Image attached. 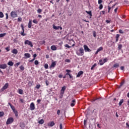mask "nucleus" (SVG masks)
I'll list each match as a JSON object with an SVG mask.
<instances>
[{"label": "nucleus", "mask_w": 129, "mask_h": 129, "mask_svg": "<svg viewBox=\"0 0 129 129\" xmlns=\"http://www.w3.org/2000/svg\"><path fill=\"white\" fill-rule=\"evenodd\" d=\"M14 122V118L9 117L7 120L6 124H11V123H13Z\"/></svg>", "instance_id": "obj_4"}, {"label": "nucleus", "mask_w": 129, "mask_h": 129, "mask_svg": "<svg viewBox=\"0 0 129 129\" xmlns=\"http://www.w3.org/2000/svg\"><path fill=\"white\" fill-rule=\"evenodd\" d=\"M56 66V61H53L51 63V64L49 68H54Z\"/></svg>", "instance_id": "obj_13"}, {"label": "nucleus", "mask_w": 129, "mask_h": 129, "mask_svg": "<svg viewBox=\"0 0 129 129\" xmlns=\"http://www.w3.org/2000/svg\"><path fill=\"white\" fill-rule=\"evenodd\" d=\"M20 70H21L22 71H24V70H25V68L23 66H21L19 67Z\"/></svg>", "instance_id": "obj_33"}, {"label": "nucleus", "mask_w": 129, "mask_h": 129, "mask_svg": "<svg viewBox=\"0 0 129 129\" xmlns=\"http://www.w3.org/2000/svg\"><path fill=\"white\" fill-rule=\"evenodd\" d=\"M21 27L22 30V32L21 33V36H26V34L25 33V29H24V25L23 24L21 25Z\"/></svg>", "instance_id": "obj_7"}, {"label": "nucleus", "mask_w": 129, "mask_h": 129, "mask_svg": "<svg viewBox=\"0 0 129 129\" xmlns=\"http://www.w3.org/2000/svg\"><path fill=\"white\" fill-rule=\"evenodd\" d=\"M8 65H9V66H14V63L12 61H9L8 62Z\"/></svg>", "instance_id": "obj_23"}, {"label": "nucleus", "mask_w": 129, "mask_h": 129, "mask_svg": "<svg viewBox=\"0 0 129 129\" xmlns=\"http://www.w3.org/2000/svg\"><path fill=\"white\" fill-rule=\"evenodd\" d=\"M36 57H37V54H34L33 55V57H34V59H36Z\"/></svg>", "instance_id": "obj_61"}, {"label": "nucleus", "mask_w": 129, "mask_h": 129, "mask_svg": "<svg viewBox=\"0 0 129 129\" xmlns=\"http://www.w3.org/2000/svg\"><path fill=\"white\" fill-rule=\"evenodd\" d=\"M118 8H115V10H114V12H115V13H117V10H118Z\"/></svg>", "instance_id": "obj_64"}, {"label": "nucleus", "mask_w": 129, "mask_h": 129, "mask_svg": "<svg viewBox=\"0 0 129 129\" xmlns=\"http://www.w3.org/2000/svg\"><path fill=\"white\" fill-rule=\"evenodd\" d=\"M10 15L12 18H17V17H18V14H17V12L15 11H12Z\"/></svg>", "instance_id": "obj_6"}, {"label": "nucleus", "mask_w": 129, "mask_h": 129, "mask_svg": "<svg viewBox=\"0 0 129 129\" xmlns=\"http://www.w3.org/2000/svg\"><path fill=\"white\" fill-rule=\"evenodd\" d=\"M0 18H4V13L2 12H0Z\"/></svg>", "instance_id": "obj_39"}, {"label": "nucleus", "mask_w": 129, "mask_h": 129, "mask_svg": "<svg viewBox=\"0 0 129 129\" xmlns=\"http://www.w3.org/2000/svg\"><path fill=\"white\" fill-rule=\"evenodd\" d=\"M13 54H18V50L17 49H14L12 50Z\"/></svg>", "instance_id": "obj_24"}, {"label": "nucleus", "mask_w": 129, "mask_h": 129, "mask_svg": "<svg viewBox=\"0 0 129 129\" xmlns=\"http://www.w3.org/2000/svg\"><path fill=\"white\" fill-rule=\"evenodd\" d=\"M76 54L78 56H83V55H84V49H83V48H80L79 52L78 51H76Z\"/></svg>", "instance_id": "obj_1"}, {"label": "nucleus", "mask_w": 129, "mask_h": 129, "mask_svg": "<svg viewBox=\"0 0 129 129\" xmlns=\"http://www.w3.org/2000/svg\"><path fill=\"white\" fill-rule=\"evenodd\" d=\"M28 27L29 29H31V28H32V20H29Z\"/></svg>", "instance_id": "obj_16"}, {"label": "nucleus", "mask_w": 129, "mask_h": 129, "mask_svg": "<svg viewBox=\"0 0 129 129\" xmlns=\"http://www.w3.org/2000/svg\"><path fill=\"white\" fill-rule=\"evenodd\" d=\"M6 20H8V19H9V14L6 13Z\"/></svg>", "instance_id": "obj_49"}, {"label": "nucleus", "mask_w": 129, "mask_h": 129, "mask_svg": "<svg viewBox=\"0 0 129 129\" xmlns=\"http://www.w3.org/2000/svg\"><path fill=\"white\" fill-rule=\"evenodd\" d=\"M38 14H41L42 13V10L41 9H38L37 10Z\"/></svg>", "instance_id": "obj_36"}, {"label": "nucleus", "mask_w": 129, "mask_h": 129, "mask_svg": "<svg viewBox=\"0 0 129 129\" xmlns=\"http://www.w3.org/2000/svg\"><path fill=\"white\" fill-rule=\"evenodd\" d=\"M34 64L35 65H38L39 64V61H38L37 60H35Z\"/></svg>", "instance_id": "obj_42"}, {"label": "nucleus", "mask_w": 129, "mask_h": 129, "mask_svg": "<svg viewBox=\"0 0 129 129\" xmlns=\"http://www.w3.org/2000/svg\"><path fill=\"white\" fill-rule=\"evenodd\" d=\"M65 47L67 48H71V46H69L68 44H66Z\"/></svg>", "instance_id": "obj_54"}, {"label": "nucleus", "mask_w": 129, "mask_h": 129, "mask_svg": "<svg viewBox=\"0 0 129 129\" xmlns=\"http://www.w3.org/2000/svg\"><path fill=\"white\" fill-rule=\"evenodd\" d=\"M66 72H67V73H70L71 72V70H66Z\"/></svg>", "instance_id": "obj_48"}, {"label": "nucleus", "mask_w": 129, "mask_h": 129, "mask_svg": "<svg viewBox=\"0 0 129 129\" xmlns=\"http://www.w3.org/2000/svg\"><path fill=\"white\" fill-rule=\"evenodd\" d=\"M20 100L22 103H23V102L25 101V100H24L23 99H20Z\"/></svg>", "instance_id": "obj_60"}, {"label": "nucleus", "mask_w": 129, "mask_h": 129, "mask_svg": "<svg viewBox=\"0 0 129 129\" xmlns=\"http://www.w3.org/2000/svg\"><path fill=\"white\" fill-rule=\"evenodd\" d=\"M57 114L58 115H60V110H57Z\"/></svg>", "instance_id": "obj_55"}, {"label": "nucleus", "mask_w": 129, "mask_h": 129, "mask_svg": "<svg viewBox=\"0 0 129 129\" xmlns=\"http://www.w3.org/2000/svg\"><path fill=\"white\" fill-rule=\"evenodd\" d=\"M103 8V6L102 5V4H100V6L99 7V10H102Z\"/></svg>", "instance_id": "obj_38"}, {"label": "nucleus", "mask_w": 129, "mask_h": 129, "mask_svg": "<svg viewBox=\"0 0 129 129\" xmlns=\"http://www.w3.org/2000/svg\"><path fill=\"white\" fill-rule=\"evenodd\" d=\"M7 67H8V66L6 63L0 64L1 69H6Z\"/></svg>", "instance_id": "obj_10"}, {"label": "nucleus", "mask_w": 129, "mask_h": 129, "mask_svg": "<svg viewBox=\"0 0 129 129\" xmlns=\"http://www.w3.org/2000/svg\"><path fill=\"white\" fill-rule=\"evenodd\" d=\"M22 21V18H19L18 19V22H21Z\"/></svg>", "instance_id": "obj_59"}, {"label": "nucleus", "mask_w": 129, "mask_h": 129, "mask_svg": "<svg viewBox=\"0 0 129 129\" xmlns=\"http://www.w3.org/2000/svg\"><path fill=\"white\" fill-rule=\"evenodd\" d=\"M53 28L54 29V30H59V29H60V30H62V27L61 26H55V25H53Z\"/></svg>", "instance_id": "obj_11"}, {"label": "nucleus", "mask_w": 129, "mask_h": 129, "mask_svg": "<svg viewBox=\"0 0 129 129\" xmlns=\"http://www.w3.org/2000/svg\"><path fill=\"white\" fill-rule=\"evenodd\" d=\"M119 33L120 34H123V31L121 30V29L119 30Z\"/></svg>", "instance_id": "obj_51"}, {"label": "nucleus", "mask_w": 129, "mask_h": 129, "mask_svg": "<svg viewBox=\"0 0 129 129\" xmlns=\"http://www.w3.org/2000/svg\"><path fill=\"white\" fill-rule=\"evenodd\" d=\"M102 50H103V47H102V46L100 47L96 51L95 54L97 55L99 52H100V51H102Z\"/></svg>", "instance_id": "obj_12"}, {"label": "nucleus", "mask_w": 129, "mask_h": 129, "mask_svg": "<svg viewBox=\"0 0 129 129\" xmlns=\"http://www.w3.org/2000/svg\"><path fill=\"white\" fill-rule=\"evenodd\" d=\"M124 67L122 66V67H120V70H124Z\"/></svg>", "instance_id": "obj_62"}, {"label": "nucleus", "mask_w": 129, "mask_h": 129, "mask_svg": "<svg viewBox=\"0 0 129 129\" xmlns=\"http://www.w3.org/2000/svg\"><path fill=\"white\" fill-rule=\"evenodd\" d=\"M33 23H34V24H38V21H37L36 19H34L33 20Z\"/></svg>", "instance_id": "obj_41"}, {"label": "nucleus", "mask_w": 129, "mask_h": 129, "mask_svg": "<svg viewBox=\"0 0 129 129\" xmlns=\"http://www.w3.org/2000/svg\"><path fill=\"white\" fill-rule=\"evenodd\" d=\"M25 58H30L31 57V54L29 53H26L24 54Z\"/></svg>", "instance_id": "obj_21"}, {"label": "nucleus", "mask_w": 129, "mask_h": 129, "mask_svg": "<svg viewBox=\"0 0 129 129\" xmlns=\"http://www.w3.org/2000/svg\"><path fill=\"white\" fill-rule=\"evenodd\" d=\"M121 48H122V45L119 44L118 46V50H121Z\"/></svg>", "instance_id": "obj_35"}, {"label": "nucleus", "mask_w": 129, "mask_h": 129, "mask_svg": "<svg viewBox=\"0 0 129 129\" xmlns=\"http://www.w3.org/2000/svg\"><path fill=\"white\" fill-rule=\"evenodd\" d=\"M65 62H67V63H70V62H71V60H70V59H67L65 60Z\"/></svg>", "instance_id": "obj_45"}, {"label": "nucleus", "mask_w": 129, "mask_h": 129, "mask_svg": "<svg viewBox=\"0 0 129 129\" xmlns=\"http://www.w3.org/2000/svg\"><path fill=\"white\" fill-rule=\"evenodd\" d=\"M5 49L6 50H7L8 52H9V51H10V47H7Z\"/></svg>", "instance_id": "obj_52"}, {"label": "nucleus", "mask_w": 129, "mask_h": 129, "mask_svg": "<svg viewBox=\"0 0 129 129\" xmlns=\"http://www.w3.org/2000/svg\"><path fill=\"white\" fill-rule=\"evenodd\" d=\"M40 87H41V85H37L36 86V88L37 89H39Z\"/></svg>", "instance_id": "obj_44"}, {"label": "nucleus", "mask_w": 129, "mask_h": 129, "mask_svg": "<svg viewBox=\"0 0 129 129\" xmlns=\"http://www.w3.org/2000/svg\"><path fill=\"white\" fill-rule=\"evenodd\" d=\"M30 110H35V104L34 102H32L30 106Z\"/></svg>", "instance_id": "obj_9"}, {"label": "nucleus", "mask_w": 129, "mask_h": 129, "mask_svg": "<svg viewBox=\"0 0 129 129\" xmlns=\"http://www.w3.org/2000/svg\"><path fill=\"white\" fill-rule=\"evenodd\" d=\"M62 77H63V75H62L59 74L58 75V78H62Z\"/></svg>", "instance_id": "obj_56"}, {"label": "nucleus", "mask_w": 129, "mask_h": 129, "mask_svg": "<svg viewBox=\"0 0 129 129\" xmlns=\"http://www.w3.org/2000/svg\"><path fill=\"white\" fill-rule=\"evenodd\" d=\"M25 45H28V46H30V47H33V43L32 41L29 40H26L24 42Z\"/></svg>", "instance_id": "obj_3"}, {"label": "nucleus", "mask_w": 129, "mask_h": 129, "mask_svg": "<svg viewBox=\"0 0 129 129\" xmlns=\"http://www.w3.org/2000/svg\"><path fill=\"white\" fill-rule=\"evenodd\" d=\"M102 3V0H98V4L99 5H101V3Z\"/></svg>", "instance_id": "obj_47"}, {"label": "nucleus", "mask_w": 129, "mask_h": 129, "mask_svg": "<svg viewBox=\"0 0 129 129\" xmlns=\"http://www.w3.org/2000/svg\"><path fill=\"white\" fill-rule=\"evenodd\" d=\"M13 112H14V113L15 114V116H16V117L19 116V114H18V111L15 110V111H13Z\"/></svg>", "instance_id": "obj_30"}, {"label": "nucleus", "mask_w": 129, "mask_h": 129, "mask_svg": "<svg viewBox=\"0 0 129 129\" xmlns=\"http://www.w3.org/2000/svg\"><path fill=\"white\" fill-rule=\"evenodd\" d=\"M7 35V33H1L0 34V38H3V37H5Z\"/></svg>", "instance_id": "obj_29"}, {"label": "nucleus", "mask_w": 129, "mask_h": 129, "mask_svg": "<svg viewBox=\"0 0 129 129\" xmlns=\"http://www.w3.org/2000/svg\"><path fill=\"white\" fill-rule=\"evenodd\" d=\"M99 64H100V65L101 66H102L103 65V64H104V62L103 61H102V59H100L99 61Z\"/></svg>", "instance_id": "obj_26"}, {"label": "nucleus", "mask_w": 129, "mask_h": 129, "mask_svg": "<svg viewBox=\"0 0 129 129\" xmlns=\"http://www.w3.org/2000/svg\"><path fill=\"white\" fill-rule=\"evenodd\" d=\"M48 125H49V126H54V125H55V123H54V121H52L48 123Z\"/></svg>", "instance_id": "obj_17"}, {"label": "nucleus", "mask_w": 129, "mask_h": 129, "mask_svg": "<svg viewBox=\"0 0 129 129\" xmlns=\"http://www.w3.org/2000/svg\"><path fill=\"white\" fill-rule=\"evenodd\" d=\"M9 105H10L11 108L12 109L13 111H15L16 109L15 108V106H14L11 103H8Z\"/></svg>", "instance_id": "obj_14"}, {"label": "nucleus", "mask_w": 129, "mask_h": 129, "mask_svg": "<svg viewBox=\"0 0 129 129\" xmlns=\"http://www.w3.org/2000/svg\"><path fill=\"white\" fill-rule=\"evenodd\" d=\"M106 23H107V24H109V23H110V20H106Z\"/></svg>", "instance_id": "obj_58"}, {"label": "nucleus", "mask_w": 129, "mask_h": 129, "mask_svg": "<svg viewBox=\"0 0 129 129\" xmlns=\"http://www.w3.org/2000/svg\"><path fill=\"white\" fill-rule=\"evenodd\" d=\"M118 67H119V64L116 63L113 65L112 68H118Z\"/></svg>", "instance_id": "obj_22"}, {"label": "nucleus", "mask_w": 129, "mask_h": 129, "mask_svg": "<svg viewBox=\"0 0 129 129\" xmlns=\"http://www.w3.org/2000/svg\"><path fill=\"white\" fill-rule=\"evenodd\" d=\"M5 115V113L4 111L0 112V117H2V116H4Z\"/></svg>", "instance_id": "obj_34"}, {"label": "nucleus", "mask_w": 129, "mask_h": 129, "mask_svg": "<svg viewBox=\"0 0 129 129\" xmlns=\"http://www.w3.org/2000/svg\"><path fill=\"white\" fill-rule=\"evenodd\" d=\"M48 67H49V66L48 65V64L46 63L44 64V68L45 69H48Z\"/></svg>", "instance_id": "obj_37"}, {"label": "nucleus", "mask_w": 129, "mask_h": 129, "mask_svg": "<svg viewBox=\"0 0 129 129\" xmlns=\"http://www.w3.org/2000/svg\"><path fill=\"white\" fill-rule=\"evenodd\" d=\"M84 49L85 52H91V50L86 45H84Z\"/></svg>", "instance_id": "obj_8"}, {"label": "nucleus", "mask_w": 129, "mask_h": 129, "mask_svg": "<svg viewBox=\"0 0 129 129\" xmlns=\"http://www.w3.org/2000/svg\"><path fill=\"white\" fill-rule=\"evenodd\" d=\"M118 39H119V34L116 35V42H118Z\"/></svg>", "instance_id": "obj_27"}, {"label": "nucleus", "mask_w": 129, "mask_h": 129, "mask_svg": "<svg viewBox=\"0 0 129 129\" xmlns=\"http://www.w3.org/2000/svg\"><path fill=\"white\" fill-rule=\"evenodd\" d=\"M59 128L63 129V126L62 125V123H60L59 125Z\"/></svg>", "instance_id": "obj_50"}, {"label": "nucleus", "mask_w": 129, "mask_h": 129, "mask_svg": "<svg viewBox=\"0 0 129 129\" xmlns=\"http://www.w3.org/2000/svg\"><path fill=\"white\" fill-rule=\"evenodd\" d=\"M50 48L52 51H56L57 50V47L55 45H52Z\"/></svg>", "instance_id": "obj_18"}, {"label": "nucleus", "mask_w": 129, "mask_h": 129, "mask_svg": "<svg viewBox=\"0 0 129 129\" xmlns=\"http://www.w3.org/2000/svg\"><path fill=\"white\" fill-rule=\"evenodd\" d=\"M86 13L88 14V15H89V16H90L91 17H92V13L91 12V11H86Z\"/></svg>", "instance_id": "obj_25"}, {"label": "nucleus", "mask_w": 129, "mask_h": 129, "mask_svg": "<svg viewBox=\"0 0 129 129\" xmlns=\"http://www.w3.org/2000/svg\"><path fill=\"white\" fill-rule=\"evenodd\" d=\"M20 64H21V62H18L15 63L14 64V66H15V67H16V68H18V67H19V65H20Z\"/></svg>", "instance_id": "obj_28"}, {"label": "nucleus", "mask_w": 129, "mask_h": 129, "mask_svg": "<svg viewBox=\"0 0 129 129\" xmlns=\"http://www.w3.org/2000/svg\"><path fill=\"white\" fill-rule=\"evenodd\" d=\"M45 57H46V59H49V55H48V54H46V55H45Z\"/></svg>", "instance_id": "obj_63"}, {"label": "nucleus", "mask_w": 129, "mask_h": 129, "mask_svg": "<svg viewBox=\"0 0 129 129\" xmlns=\"http://www.w3.org/2000/svg\"><path fill=\"white\" fill-rule=\"evenodd\" d=\"M20 126L21 127V128L22 129H24L25 128V126H26V124H24V122H22V123H20Z\"/></svg>", "instance_id": "obj_15"}, {"label": "nucleus", "mask_w": 129, "mask_h": 129, "mask_svg": "<svg viewBox=\"0 0 129 129\" xmlns=\"http://www.w3.org/2000/svg\"><path fill=\"white\" fill-rule=\"evenodd\" d=\"M87 121V120H84V125H86Z\"/></svg>", "instance_id": "obj_57"}, {"label": "nucleus", "mask_w": 129, "mask_h": 129, "mask_svg": "<svg viewBox=\"0 0 129 129\" xmlns=\"http://www.w3.org/2000/svg\"><path fill=\"white\" fill-rule=\"evenodd\" d=\"M82 74H83V71H80L78 73V75H77V77H80V76H81V75H82Z\"/></svg>", "instance_id": "obj_19"}, {"label": "nucleus", "mask_w": 129, "mask_h": 129, "mask_svg": "<svg viewBox=\"0 0 129 129\" xmlns=\"http://www.w3.org/2000/svg\"><path fill=\"white\" fill-rule=\"evenodd\" d=\"M123 103V99H121L120 102H119V106H121V104Z\"/></svg>", "instance_id": "obj_32"}, {"label": "nucleus", "mask_w": 129, "mask_h": 129, "mask_svg": "<svg viewBox=\"0 0 129 129\" xmlns=\"http://www.w3.org/2000/svg\"><path fill=\"white\" fill-rule=\"evenodd\" d=\"M96 65H97L96 63H94V64L92 66V67H91V70H92L93 69V68H94V67H96Z\"/></svg>", "instance_id": "obj_43"}, {"label": "nucleus", "mask_w": 129, "mask_h": 129, "mask_svg": "<svg viewBox=\"0 0 129 129\" xmlns=\"http://www.w3.org/2000/svg\"><path fill=\"white\" fill-rule=\"evenodd\" d=\"M9 87V83H7L5 84L3 87L1 89V92H3V91H5L6 89H7Z\"/></svg>", "instance_id": "obj_5"}, {"label": "nucleus", "mask_w": 129, "mask_h": 129, "mask_svg": "<svg viewBox=\"0 0 129 129\" xmlns=\"http://www.w3.org/2000/svg\"><path fill=\"white\" fill-rule=\"evenodd\" d=\"M107 61V58H105L103 59L104 63H105Z\"/></svg>", "instance_id": "obj_53"}, {"label": "nucleus", "mask_w": 129, "mask_h": 129, "mask_svg": "<svg viewBox=\"0 0 129 129\" xmlns=\"http://www.w3.org/2000/svg\"><path fill=\"white\" fill-rule=\"evenodd\" d=\"M66 90V87L63 86L61 88V89L60 90V96L59 98H62L63 97V95L64 94V93L65 92V90Z\"/></svg>", "instance_id": "obj_2"}, {"label": "nucleus", "mask_w": 129, "mask_h": 129, "mask_svg": "<svg viewBox=\"0 0 129 129\" xmlns=\"http://www.w3.org/2000/svg\"><path fill=\"white\" fill-rule=\"evenodd\" d=\"M76 103V101L75 100H73L72 101V103H71V106H74V105H75V104Z\"/></svg>", "instance_id": "obj_20"}, {"label": "nucleus", "mask_w": 129, "mask_h": 129, "mask_svg": "<svg viewBox=\"0 0 129 129\" xmlns=\"http://www.w3.org/2000/svg\"><path fill=\"white\" fill-rule=\"evenodd\" d=\"M38 123L40 124H43V123H44V120L43 119H41L40 120H39L38 121Z\"/></svg>", "instance_id": "obj_31"}, {"label": "nucleus", "mask_w": 129, "mask_h": 129, "mask_svg": "<svg viewBox=\"0 0 129 129\" xmlns=\"http://www.w3.org/2000/svg\"><path fill=\"white\" fill-rule=\"evenodd\" d=\"M19 94H23V90L19 89Z\"/></svg>", "instance_id": "obj_40"}, {"label": "nucleus", "mask_w": 129, "mask_h": 129, "mask_svg": "<svg viewBox=\"0 0 129 129\" xmlns=\"http://www.w3.org/2000/svg\"><path fill=\"white\" fill-rule=\"evenodd\" d=\"M93 37H96V32L95 31H93Z\"/></svg>", "instance_id": "obj_46"}]
</instances>
